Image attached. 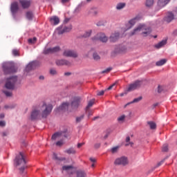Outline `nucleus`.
I'll list each match as a JSON object with an SVG mask.
<instances>
[{"mask_svg":"<svg viewBox=\"0 0 177 177\" xmlns=\"http://www.w3.org/2000/svg\"><path fill=\"white\" fill-rule=\"evenodd\" d=\"M81 103V97H74L71 99V104L68 102H64L59 107V110H68L70 107L73 109H78L80 107V104Z\"/></svg>","mask_w":177,"mask_h":177,"instance_id":"f257e3e1","label":"nucleus"},{"mask_svg":"<svg viewBox=\"0 0 177 177\" xmlns=\"http://www.w3.org/2000/svg\"><path fill=\"white\" fill-rule=\"evenodd\" d=\"M15 164L16 165H21V167L19 169V171L23 174V172H24V169L27 168V165H26V158H24V154H23V153L20 152L19 154L16 156L15 159Z\"/></svg>","mask_w":177,"mask_h":177,"instance_id":"f03ea898","label":"nucleus"},{"mask_svg":"<svg viewBox=\"0 0 177 177\" xmlns=\"http://www.w3.org/2000/svg\"><path fill=\"white\" fill-rule=\"evenodd\" d=\"M39 109L40 110L42 118H46V117H48V115L52 113L53 106L52 104H46L44 102L42 106L39 108Z\"/></svg>","mask_w":177,"mask_h":177,"instance_id":"7ed1b4c3","label":"nucleus"},{"mask_svg":"<svg viewBox=\"0 0 177 177\" xmlns=\"http://www.w3.org/2000/svg\"><path fill=\"white\" fill-rule=\"evenodd\" d=\"M142 31V35L143 37H147V35H150V32H151V29L149 28H146L145 25H140L133 30V32H131V35H135L136 34H138V32H140Z\"/></svg>","mask_w":177,"mask_h":177,"instance_id":"20e7f679","label":"nucleus"},{"mask_svg":"<svg viewBox=\"0 0 177 177\" xmlns=\"http://www.w3.org/2000/svg\"><path fill=\"white\" fill-rule=\"evenodd\" d=\"M3 70L4 74H12V73H16L17 68L15 66L13 62H5L3 64Z\"/></svg>","mask_w":177,"mask_h":177,"instance_id":"39448f33","label":"nucleus"},{"mask_svg":"<svg viewBox=\"0 0 177 177\" xmlns=\"http://www.w3.org/2000/svg\"><path fill=\"white\" fill-rule=\"evenodd\" d=\"M16 82H17V76H12L8 78L6 82V88L7 89H15Z\"/></svg>","mask_w":177,"mask_h":177,"instance_id":"423d86ee","label":"nucleus"},{"mask_svg":"<svg viewBox=\"0 0 177 177\" xmlns=\"http://www.w3.org/2000/svg\"><path fill=\"white\" fill-rule=\"evenodd\" d=\"M174 19H177V7L173 12H169L165 17V21H167V23H171L172 20H174Z\"/></svg>","mask_w":177,"mask_h":177,"instance_id":"0eeeda50","label":"nucleus"},{"mask_svg":"<svg viewBox=\"0 0 177 177\" xmlns=\"http://www.w3.org/2000/svg\"><path fill=\"white\" fill-rule=\"evenodd\" d=\"M63 56L65 57H73V59H77V57H78V53L74 50H65L63 52Z\"/></svg>","mask_w":177,"mask_h":177,"instance_id":"6e6552de","label":"nucleus"},{"mask_svg":"<svg viewBox=\"0 0 177 177\" xmlns=\"http://www.w3.org/2000/svg\"><path fill=\"white\" fill-rule=\"evenodd\" d=\"M115 165H128V158L125 156H122L120 158H118L114 161Z\"/></svg>","mask_w":177,"mask_h":177,"instance_id":"1a4fd4ad","label":"nucleus"},{"mask_svg":"<svg viewBox=\"0 0 177 177\" xmlns=\"http://www.w3.org/2000/svg\"><path fill=\"white\" fill-rule=\"evenodd\" d=\"M92 41H101V42H107V37L104 33H99L94 37L91 38Z\"/></svg>","mask_w":177,"mask_h":177,"instance_id":"9d476101","label":"nucleus"},{"mask_svg":"<svg viewBox=\"0 0 177 177\" xmlns=\"http://www.w3.org/2000/svg\"><path fill=\"white\" fill-rule=\"evenodd\" d=\"M39 117H42L39 108L34 109L30 114V119L32 120V121H34L35 120H38Z\"/></svg>","mask_w":177,"mask_h":177,"instance_id":"9b49d317","label":"nucleus"},{"mask_svg":"<svg viewBox=\"0 0 177 177\" xmlns=\"http://www.w3.org/2000/svg\"><path fill=\"white\" fill-rule=\"evenodd\" d=\"M142 85V81L136 80L134 83L129 85L127 91L128 92H131V91H135V89H138V88H140Z\"/></svg>","mask_w":177,"mask_h":177,"instance_id":"f8f14e48","label":"nucleus"},{"mask_svg":"<svg viewBox=\"0 0 177 177\" xmlns=\"http://www.w3.org/2000/svg\"><path fill=\"white\" fill-rule=\"evenodd\" d=\"M61 49L59 46H55L53 48H45L44 50V55H49V53H57V52H60Z\"/></svg>","mask_w":177,"mask_h":177,"instance_id":"ddd939ff","label":"nucleus"},{"mask_svg":"<svg viewBox=\"0 0 177 177\" xmlns=\"http://www.w3.org/2000/svg\"><path fill=\"white\" fill-rule=\"evenodd\" d=\"M11 13L15 16L17 12H19V3L17 1H14L10 6Z\"/></svg>","mask_w":177,"mask_h":177,"instance_id":"4468645a","label":"nucleus"},{"mask_svg":"<svg viewBox=\"0 0 177 177\" xmlns=\"http://www.w3.org/2000/svg\"><path fill=\"white\" fill-rule=\"evenodd\" d=\"M19 2L23 9H28L31 6V1L28 0H19Z\"/></svg>","mask_w":177,"mask_h":177,"instance_id":"2eb2a0df","label":"nucleus"},{"mask_svg":"<svg viewBox=\"0 0 177 177\" xmlns=\"http://www.w3.org/2000/svg\"><path fill=\"white\" fill-rule=\"evenodd\" d=\"M55 63L57 66H71V62L66 59H57Z\"/></svg>","mask_w":177,"mask_h":177,"instance_id":"dca6fc26","label":"nucleus"},{"mask_svg":"<svg viewBox=\"0 0 177 177\" xmlns=\"http://www.w3.org/2000/svg\"><path fill=\"white\" fill-rule=\"evenodd\" d=\"M120 39V32H115L112 33L109 37V41L111 42H116Z\"/></svg>","mask_w":177,"mask_h":177,"instance_id":"f3484780","label":"nucleus"},{"mask_svg":"<svg viewBox=\"0 0 177 177\" xmlns=\"http://www.w3.org/2000/svg\"><path fill=\"white\" fill-rule=\"evenodd\" d=\"M171 0H158L157 5L159 7V9H162L165 6H167Z\"/></svg>","mask_w":177,"mask_h":177,"instance_id":"a211bd4d","label":"nucleus"},{"mask_svg":"<svg viewBox=\"0 0 177 177\" xmlns=\"http://www.w3.org/2000/svg\"><path fill=\"white\" fill-rule=\"evenodd\" d=\"M57 34L59 35H62V34H64V32H70L71 31V27H64L63 29L62 28H57Z\"/></svg>","mask_w":177,"mask_h":177,"instance_id":"6ab92c4d","label":"nucleus"},{"mask_svg":"<svg viewBox=\"0 0 177 177\" xmlns=\"http://www.w3.org/2000/svg\"><path fill=\"white\" fill-rule=\"evenodd\" d=\"M63 171H66L69 175L74 174V167L73 165L63 166Z\"/></svg>","mask_w":177,"mask_h":177,"instance_id":"aec40b11","label":"nucleus"},{"mask_svg":"<svg viewBox=\"0 0 177 177\" xmlns=\"http://www.w3.org/2000/svg\"><path fill=\"white\" fill-rule=\"evenodd\" d=\"M59 136H64V138H67V133L66 132H57L54 133L52 136L51 139L53 140H56V139H57V138H59Z\"/></svg>","mask_w":177,"mask_h":177,"instance_id":"412c9836","label":"nucleus"},{"mask_svg":"<svg viewBox=\"0 0 177 177\" xmlns=\"http://www.w3.org/2000/svg\"><path fill=\"white\" fill-rule=\"evenodd\" d=\"M50 21L53 26H57L60 23V19L57 16H54L50 19Z\"/></svg>","mask_w":177,"mask_h":177,"instance_id":"4be33fe9","label":"nucleus"},{"mask_svg":"<svg viewBox=\"0 0 177 177\" xmlns=\"http://www.w3.org/2000/svg\"><path fill=\"white\" fill-rule=\"evenodd\" d=\"M138 20H139V17H136L135 18L131 19L129 21V27L127 28V30H129V28H132V27H133V26H135V24L136 23V21H138Z\"/></svg>","mask_w":177,"mask_h":177,"instance_id":"5701e85b","label":"nucleus"},{"mask_svg":"<svg viewBox=\"0 0 177 177\" xmlns=\"http://www.w3.org/2000/svg\"><path fill=\"white\" fill-rule=\"evenodd\" d=\"M35 67V62H32L29 63L26 68V71L28 72V71H31V70H32V68H34Z\"/></svg>","mask_w":177,"mask_h":177,"instance_id":"b1692460","label":"nucleus"},{"mask_svg":"<svg viewBox=\"0 0 177 177\" xmlns=\"http://www.w3.org/2000/svg\"><path fill=\"white\" fill-rule=\"evenodd\" d=\"M165 45H167V40H162L160 42L155 45V48H156V49H160Z\"/></svg>","mask_w":177,"mask_h":177,"instance_id":"393cba45","label":"nucleus"},{"mask_svg":"<svg viewBox=\"0 0 177 177\" xmlns=\"http://www.w3.org/2000/svg\"><path fill=\"white\" fill-rule=\"evenodd\" d=\"M26 17L28 20H32V19H34V14L31 11H27L26 13Z\"/></svg>","mask_w":177,"mask_h":177,"instance_id":"a878e982","label":"nucleus"},{"mask_svg":"<svg viewBox=\"0 0 177 177\" xmlns=\"http://www.w3.org/2000/svg\"><path fill=\"white\" fill-rule=\"evenodd\" d=\"M125 6H127V3H118L116 5V10H121L124 9V8H125Z\"/></svg>","mask_w":177,"mask_h":177,"instance_id":"bb28decb","label":"nucleus"},{"mask_svg":"<svg viewBox=\"0 0 177 177\" xmlns=\"http://www.w3.org/2000/svg\"><path fill=\"white\" fill-rule=\"evenodd\" d=\"M154 5V0H146L145 6L147 8H151Z\"/></svg>","mask_w":177,"mask_h":177,"instance_id":"cd10ccee","label":"nucleus"},{"mask_svg":"<svg viewBox=\"0 0 177 177\" xmlns=\"http://www.w3.org/2000/svg\"><path fill=\"white\" fill-rule=\"evenodd\" d=\"M64 153H66V154H75L77 153V151H75L74 148L71 147L65 150Z\"/></svg>","mask_w":177,"mask_h":177,"instance_id":"c85d7f7f","label":"nucleus"},{"mask_svg":"<svg viewBox=\"0 0 177 177\" xmlns=\"http://www.w3.org/2000/svg\"><path fill=\"white\" fill-rule=\"evenodd\" d=\"M77 177H86V174L85 171H82V170H78L76 172Z\"/></svg>","mask_w":177,"mask_h":177,"instance_id":"c756f323","label":"nucleus"},{"mask_svg":"<svg viewBox=\"0 0 177 177\" xmlns=\"http://www.w3.org/2000/svg\"><path fill=\"white\" fill-rule=\"evenodd\" d=\"M53 159L55 160V161H64V160H66V158H64L57 157V154H56L55 153L53 155Z\"/></svg>","mask_w":177,"mask_h":177,"instance_id":"7c9ffc66","label":"nucleus"},{"mask_svg":"<svg viewBox=\"0 0 177 177\" xmlns=\"http://www.w3.org/2000/svg\"><path fill=\"white\" fill-rule=\"evenodd\" d=\"M128 50V48H127V46H121L119 48V50L118 52L120 53H125V52H127Z\"/></svg>","mask_w":177,"mask_h":177,"instance_id":"2f4dec72","label":"nucleus"},{"mask_svg":"<svg viewBox=\"0 0 177 177\" xmlns=\"http://www.w3.org/2000/svg\"><path fill=\"white\" fill-rule=\"evenodd\" d=\"M94 103H95V102H93V100H91L88 102V105L86 108V113H89V109H91V107H92V106H93Z\"/></svg>","mask_w":177,"mask_h":177,"instance_id":"473e14b6","label":"nucleus"},{"mask_svg":"<svg viewBox=\"0 0 177 177\" xmlns=\"http://www.w3.org/2000/svg\"><path fill=\"white\" fill-rule=\"evenodd\" d=\"M147 124L150 129H156V128H157V124H156L154 122H148Z\"/></svg>","mask_w":177,"mask_h":177,"instance_id":"72a5a7b5","label":"nucleus"},{"mask_svg":"<svg viewBox=\"0 0 177 177\" xmlns=\"http://www.w3.org/2000/svg\"><path fill=\"white\" fill-rule=\"evenodd\" d=\"M167 63V59H160V61H158L156 64V66H164V64H165Z\"/></svg>","mask_w":177,"mask_h":177,"instance_id":"f704fd0d","label":"nucleus"},{"mask_svg":"<svg viewBox=\"0 0 177 177\" xmlns=\"http://www.w3.org/2000/svg\"><path fill=\"white\" fill-rule=\"evenodd\" d=\"M119 149H120V147H118V146L114 147L111 148V151L113 154H115V153L118 152Z\"/></svg>","mask_w":177,"mask_h":177,"instance_id":"c9c22d12","label":"nucleus"},{"mask_svg":"<svg viewBox=\"0 0 177 177\" xmlns=\"http://www.w3.org/2000/svg\"><path fill=\"white\" fill-rule=\"evenodd\" d=\"M91 34H92V30H88L87 32H86L84 35H83V38H88Z\"/></svg>","mask_w":177,"mask_h":177,"instance_id":"e433bc0d","label":"nucleus"},{"mask_svg":"<svg viewBox=\"0 0 177 177\" xmlns=\"http://www.w3.org/2000/svg\"><path fill=\"white\" fill-rule=\"evenodd\" d=\"M93 57L94 60H100V56L97 55V53H94L93 54Z\"/></svg>","mask_w":177,"mask_h":177,"instance_id":"4c0bfd02","label":"nucleus"},{"mask_svg":"<svg viewBox=\"0 0 177 177\" xmlns=\"http://www.w3.org/2000/svg\"><path fill=\"white\" fill-rule=\"evenodd\" d=\"M162 151L167 152L168 151V144H164L162 147Z\"/></svg>","mask_w":177,"mask_h":177,"instance_id":"58836bf2","label":"nucleus"},{"mask_svg":"<svg viewBox=\"0 0 177 177\" xmlns=\"http://www.w3.org/2000/svg\"><path fill=\"white\" fill-rule=\"evenodd\" d=\"M28 44H35L37 42V37H33L32 39H28Z\"/></svg>","mask_w":177,"mask_h":177,"instance_id":"ea45409f","label":"nucleus"},{"mask_svg":"<svg viewBox=\"0 0 177 177\" xmlns=\"http://www.w3.org/2000/svg\"><path fill=\"white\" fill-rule=\"evenodd\" d=\"M3 93L6 95V96L7 97H12V92H10V91H3Z\"/></svg>","mask_w":177,"mask_h":177,"instance_id":"a19ab883","label":"nucleus"},{"mask_svg":"<svg viewBox=\"0 0 177 177\" xmlns=\"http://www.w3.org/2000/svg\"><path fill=\"white\" fill-rule=\"evenodd\" d=\"M142 96L140 97H138L137 98H135L132 102L131 103H139V102H140V100H142Z\"/></svg>","mask_w":177,"mask_h":177,"instance_id":"79ce46f5","label":"nucleus"},{"mask_svg":"<svg viewBox=\"0 0 177 177\" xmlns=\"http://www.w3.org/2000/svg\"><path fill=\"white\" fill-rule=\"evenodd\" d=\"M12 55L13 56H19V50L17 49H14L12 50Z\"/></svg>","mask_w":177,"mask_h":177,"instance_id":"37998d69","label":"nucleus"},{"mask_svg":"<svg viewBox=\"0 0 177 177\" xmlns=\"http://www.w3.org/2000/svg\"><path fill=\"white\" fill-rule=\"evenodd\" d=\"M84 120V115H80L76 118V122H81Z\"/></svg>","mask_w":177,"mask_h":177,"instance_id":"c03bdc74","label":"nucleus"},{"mask_svg":"<svg viewBox=\"0 0 177 177\" xmlns=\"http://www.w3.org/2000/svg\"><path fill=\"white\" fill-rule=\"evenodd\" d=\"M50 73L51 74V75H56V74H57V72L55 71V69H50Z\"/></svg>","mask_w":177,"mask_h":177,"instance_id":"a18cd8bd","label":"nucleus"},{"mask_svg":"<svg viewBox=\"0 0 177 177\" xmlns=\"http://www.w3.org/2000/svg\"><path fill=\"white\" fill-rule=\"evenodd\" d=\"M113 70V68H107L104 71H102V74H104V73H110Z\"/></svg>","mask_w":177,"mask_h":177,"instance_id":"49530a36","label":"nucleus"},{"mask_svg":"<svg viewBox=\"0 0 177 177\" xmlns=\"http://www.w3.org/2000/svg\"><path fill=\"white\" fill-rule=\"evenodd\" d=\"M115 85H117V82L113 83L112 85H111L107 89L106 91H111L112 88H114V86H115Z\"/></svg>","mask_w":177,"mask_h":177,"instance_id":"de8ad7c7","label":"nucleus"},{"mask_svg":"<svg viewBox=\"0 0 177 177\" xmlns=\"http://www.w3.org/2000/svg\"><path fill=\"white\" fill-rule=\"evenodd\" d=\"M104 92H105V91H103V90L101 91H98L97 95V96H103V95H104Z\"/></svg>","mask_w":177,"mask_h":177,"instance_id":"09e8293b","label":"nucleus"},{"mask_svg":"<svg viewBox=\"0 0 177 177\" xmlns=\"http://www.w3.org/2000/svg\"><path fill=\"white\" fill-rule=\"evenodd\" d=\"M124 120H125V115H124L118 118V121H124Z\"/></svg>","mask_w":177,"mask_h":177,"instance_id":"8fccbe9b","label":"nucleus"},{"mask_svg":"<svg viewBox=\"0 0 177 177\" xmlns=\"http://www.w3.org/2000/svg\"><path fill=\"white\" fill-rule=\"evenodd\" d=\"M158 93H161L162 92V86H158Z\"/></svg>","mask_w":177,"mask_h":177,"instance_id":"3c124183","label":"nucleus"},{"mask_svg":"<svg viewBox=\"0 0 177 177\" xmlns=\"http://www.w3.org/2000/svg\"><path fill=\"white\" fill-rule=\"evenodd\" d=\"M57 146H62L63 145V141H57L56 142Z\"/></svg>","mask_w":177,"mask_h":177,"instance_id":"603ef678","label":"nucleus"},{"mask_svg":"<svg viewBox=\"0 0 177 177\" xmlns=\"http://www.w3.org/2000/svg\"><path fill=\"white\" fill-rule=\"evenodd\" d=\"M164 161H165V160H161L160 162H159L157 164V167H160V165H162V164H164Z\"/></svg>","mask_w":177,"mask_h":177,"instance_id":"864d4df0","label":"nucleus"},{"mask_svg":"<svg viewBox=\"0 0 177 177\" xmlns=\"http://www.w3.org/2000/svg\"><path fill=\"white\" fill-rule=\"evenodd\" d=\"M84 145H85L84 142L78 143L77 144V149H80V148L82 147V146H84Z\"/></svg>","mask_w":177,"mask_h":177,"instance_id":"5fc2aeb1","label":"nucleus"},{"mask_svg":"<svg viewBox=\"0 0 177 177\" xmlns=\"http://www.w3.org/2000/svg\"><path fill=\"white\" fill-rule=\"evenodd\" d=\"M6 125V123L5 121H0V127H5Z\"/></svg>","mask_w":177,"mask_h":177,"instance_id":"6e6d98bb","label":"nucleus"},{"mask_svg":"<svg viewBox=\"0 0 177 177\" xmlns=\"http://www.w3.org/2000/svg\"><path fill=\"white\" fill-rule=\"evenodd\" d=\"M90 161H91V162H96V159L95 158H90Z\"/></svg>","mask_w":177,"mask_h":177,"instance_id":"4d7b16f0","label":"nucleus"},{"mask_svg":"<svg viewBox=\"0 0 177 177\" xmlns=\"http://www.w3.org/2000/svg\"><path fill=\"white\" fill-rule=\"evenodd\" d=\"M62 3H67V2H70V0H61Z\"/></svg>","mask_w":177,"mask_h":177,"instance_id":"13d9d810","label":"nucleus"},{"mask_svg":"<svg viewBox=\"0 0 177 177\" xmlns=\"http://www.w3.org/2000/svg\"><path fill=\"white\" fill-rule=\"evenodd\" d=\"M95 149H99V147H100V144H99V143L95 144Z\"/></svg>","mask_w":177,"mask_h":177,"instance_id":"bf43d9fd","label":"nucleus"},{"mask_svg":"<svg viewBox=\"0 0 177 177\" xmlns=\"http://www.w3.org/2000/svg\"><path fill=\"white\" fill-rule=\"evenodd\" d=\"M129 140H131V138L129 136L127 137V138H126L127 143H128V142H129Z\"/></svg>","mask_w":177,"mask_h":177,"instance_id":"052dcab7","label":"nucleus"},{"mask_svg":"<svg viewBox=\"0 0 177 177\" xmlns=\"http://www.w3.org/2000/svg\"><path fill=\"white\" fill-rule=\"evenodd\" d=\"M5 118V114L1 113L0 114V118Z\"/></svg>","mask_w":177,"mask_h":177,"instance_id":"680f3d73","label":"nucleus"},{"mask_svg":"<svg viewBox=\"0 0 177 177\" xmlns=\"http://www.w3.org/2000/svg\"><path fill=\"white\" fill-rule=\"evenodd\" d=\"M64 75H71V73L66 72V73H64Z\"/></svg>","mask_w":177,"mask_h":177,"instance_id":"e2e57ef3","label":"nucleus"},{"mask_svg":"<svg viewBox=\"0 0 177 177\" xmlns=\"http://www.w3.org/2000/svg\"><path fill=\"white\" fill-rule=\"evenodd\" d=\"M8 136V133H6V132L3 133V136Z\"/></svg>","mask_w":177,"mask_h":177,"instance_id":"0e129e2a","label":"nucleus"},{"mask_svg":"<svg viewBox=\"0 0 177 177\" xmlns=\"http://www.w3.org/2000/svg\"><path fill=\"white\" fill-rule=\"evenodd\" d=\"M44 78H45V77H44V76H40V77H39V80H44Z\"/></svg>","mask_w":177,"mask_h":177,"instance_id":"69168bd1","label":"nucleus"},{"mask_svg":"<svg viewBox=\"0 0 177 177\" xmlns=\"http://www.w3.org/2000/svg\"><path fill=\"white\" fill-rule=\"evenodd\" d=\"M124 95H125V93H122L120 94V96L122 97V96H124Z\"/></svg>","mask_w":177,"mask_h":177,"instance_id":"338daca9","label":"nucleus"},{"mask_svg":"<svg viewBox=\"0 0 177 177\" xmlns=\"http://www.w3.org/2000/svg\"><path fill=\"white\" fill-rule=\"evenodd\" d=\"M91 167H92V168H93V167H95V164L93 163V164L91 165Z\"/></svg>","mask_w":177,"mask_h":177,"instance_id":"774afa93","label":"nucleus"}]
</instances>
